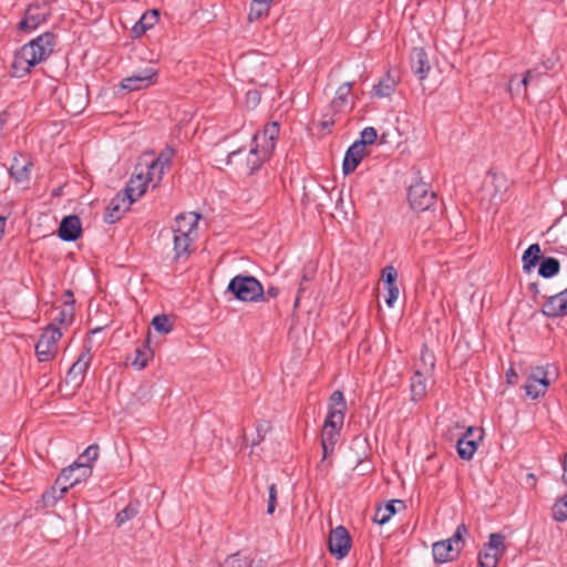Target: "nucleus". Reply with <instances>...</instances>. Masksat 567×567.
<instances>
[{"label":"nucleus","instance_id":"1","mask_svg":"<svg viewBox=\"0 0 567 567\" xmlns=\"http://www.w3.org/2000/svg\"><path fill=\"white\" fill-rule=\"evenodd\" d=\"M54 47L55 35L51 32H44L31 40L14 54L11 63V75L18 79L25 76L33 66L52 54Z\"/></svg>","mask_w":567,"mask_h":567},{"label":"nucleus","instance_id":"2","mask_svg":"<svg viewBox=\"0 0 567 567\" xmlns=\"http://www.w3.org/2000/svg\"><path fill=\"white\" fill-rule=\"evenodd\" d=\"M468 529L465 524H460L453 535L432 545L433 559L436 564H445L454 560L461 554L465 545V536Z\"/></svg>","mask_w":567,"mask_h":567},{"label":"nucleus","instance_id":"3","mask_svg":"<svg viewBox=\"0 0 567 567\" xmlns=\"http://www.w3.org/2000/svg\"><path fill=\"white\" fill-rule=\"evenodd\" d=\"M227 290L243 302L266 301L265 289L261 282L249 275H237L228 284Z\"/></svg>","mask_w":567,"mask_h":567},{"label":"nucleus","instance_id":"4","mask_svg":"<svg viewBox=\"0 0 567 567\" xmlns=\"http://www.w3.org/2000/svg\"><path fill=\"white\" fill-rule=\"evenodd\" d=\"M505 550V536L499 533H492L488 537V543L484 545L478 554V566L497 567Z\"/></svg>","mask_w":567,"mask_h":567},{"label":"nucleus","instance_id":"5","mask_svg":"<svg viewBox=\"0 0 567 567\" xmlns=\"http://www.w3.org/2000/svg\"><path fill=\"white\" fill-rule=\"evenodd\" d=\"M62 332L54 324L48 326L35 344V353L40 362H48L54 359L58 352V341Z\"/></svg>","mask_w":567,"mask_h":567},{"label":"nucleus","instance_id":"6","mask_svg":"<svg viewBox=\"0 0 567 567\" xmlns=\"http://www.w3.org/2000/svg\"><path fill=\"white\" fill-rule=\"evenodd\" d=\"M409 202L412 209L425 212L436 203V195L429 184L417 182L409 188Z\"/></svg>","mask_w":567,"mask_h":567},{"label":"nucleus","instance_id":"7","mask_svg":"<svg viewBox=\"0 0 567 567\" xmlns=\"http://www.w3.org/2000/svg\"><path fill=\"white\" fill-rule=\"evenodd\" d=\"M549 385L550 380L548 378L547 367L539 365L532 370L524 384V390L527 396L536 400L545 395Z\"/></svg>","mask_w":567,"mask_h":567},{"label":"nucleus","instance_id":"8","mask_svg":"<svg viewBox=\"0 0 567 567\" xmlns=\"http://www.w3.org/2000/svg\"><path fill=\"white\" fill-rule=\"evenodd\" d=\"M328 546L330 553L337 558H344L351 548V537L343 526H338L330 532Z\"/></svg>","mask_w":567,"mask_h":567},{"label":"nucleus","instance_id":"9","mask_svg":"<svg viewBox=\"0 0 567 567\" xmlns=\"http://www.w3.org/2000/svg\"><path fill=\"white\" fill-rule=\"evenodd\" d=\"M480 440H482V431L468 427L462 437L457 440L456 450L458 456L465 461L472 460L477 451Z\"/></svg>","mask_w":567,"mask_h":567},{"label":"nucleus","instance_id":"10","mask_svg":"<svg viewBox=\"0 0 567 567\" xmlns=\"http://www.w3.org/2000/svg\"><path fill=\"white\" fill-rule=\"evenodd\" d=\"M344 420H331L330 417H326L322 433H321V445L323 451V457L333 453L334 446L340 436V430L343 425Z\"/></svg>","mask_w":567,"mask_h":567},{"label":"nucleus","instance_id":"11","mask_svg":"<svg viewBox=\"0 0 567 567\" xmlns=\"http://www.w3.org/2000/svg\"><path fill=\"white\" fill-rule=\"evenodd\" d=\"M279 134V125L277 122L267 124L262 132L254 135V143L260 146L264 157H269L275 150V142Z\"/></svg>","mask_w":567,"mask_h":567},{"label":"nucleus","instance_id":"12","mask_svg":"<svg viewBox=\"0 0 567 567\" xmlns=\"http://www.w3.org/2000/svg\"><path fill=\"white\" fill-rule=\"evenodd\" d=\"M76 466L79 465L71 464L64 468L56 478L54 486L56 487V491H59V496H63L69 491V488L87 478V467H82V473H79L73 477V472Z\"/></svg>","mask_w":567,"mask_h":567},{"label":"nucleus","instance_id":"13","mask_svg":"<svg viewBox=\"0 0 567 567\" xmlns=\"http://www.w3.org/2000/svg\"><path fill=\"white\" fill-rule=\"evenodd\" d=\"M133 204L128 195L123 190L118 192L106 207L104 219L109 224H114L120 220L125 212H127Z\"/></svg>","mask_w":567,"mask_h":567},{"label":"nucleus","instance_id":"14","mask_svg":"<svg viewBox=\"0 0 567 567\" xmlns=\"http://www.w3.org/2000/svg\"><path fill=\"white\" fill-rule=\"evenodd\" d=\"M156 75L157 72L153 68H147L136 74L123 79L121 86L127 91L143 90L154 83Z\"/></svg>","mask_w":567,"mask_h":567},{"label":"nucleus","instance_id":"15","mask_svg":"<svg viewBox=\"0 0 567 567\" xmlns=\"http://www.w3.org/2000/svg\"><path fill=\"white\" fill-rule=\"evenodd\" d=\"M91 352L90 349H85L78 360L71 365L66 374V382L73 384V386H80L83 382L85 372L91 364Z\"/></svg>","mask_w":567,"mask_h":567},{"label":"nucleus","instance_id":"16","mask_svg":"<svg viewBox=\"0 0 567 567\" xmlns=\"http://www.w3.org/2000/svg\"><path fill=\"white\" fill-rule=\"evenodd\" d=\"M148 183V179L144 175L143 164L140 163L135 167L134 174L123 192L135 203L145 194Z\"/></svg>","mask_w":567,"mask_h":567},{"label":"nucleus","instance_id":"17","mask_svg":"<svg viewBox=\"0 0 567 567\" xmlns=\"http://www.w3.org/2000/svg\"><path fill=\"white\" fill-rule=\"evenodd\" d=\"M542 312L548 318H558L567 315V288L547 298Z\"/></svg>","mask_w":567,"mask_h":567},{"label":"nucleus","instance_id":"18","mask_svg":"<svg viewBox=\"0 0 567 567\" xmlns=\"http://www.w3.org/2000/svg\"><path fill=\"white\" fill-rule=\"evenodd\" d=\"M351 90V82H344L337 89L336 95L330 104L334 113L343 114L352 110L354 102Z\"/></svg>","mask_w":567,"mask_h":567},{"label":"nucleus","instance_id":"19","mask_svg":"<svg viewBox=\"0 0 567 567\" xmlns=\"http://www.w3.org/2000/svg\"><path fill=\"white\" fill-rule=\"evenodd\" d=\"M200 216L196 213H182L175 217L172 225L173 234L192 235L197 237V225Z\"/></svg>","mask_w":567,"mask_h":567},{"label":"nucleus","instance_id":"20","mask_svg":"<svg viewBox=\"0 0 567 567\" xmlns=\"http://www.w3.org/2000/svg\"><path fill=\"white\" fill-rule=\"evenodd\" d=\"M48 12L40 4H31L27 9L23 19L19 22V30L32 31L45 22Z\"/></svg>","mask_w":567,"mask_h":567},{"label":"nucleus","instance_id":"21","mask_svg":"<svg viewBox=\"0 0 567 567\" xmlns=\"http://www.w3.org/2000/svg\"><path fill=\"white\" fill-rule=\"evenodd\" d=\"M82 233V224L76 215L64 217L59 226L58 235L63 241H74Z\"/></svg>","mask_w":567,"mask_h":567},{"label":"nucleus","instance_id":"22","mask_svg":"<svg viewBox=\"0 0 567 567\" xmlns=\"http://www.w3.org/2000/svg\"><path fill=\"white\" fill-rule=\"evenodd\" d=\"M365 154V147L362 143L354 142L346 152L342 169L346 175L352 173L361 163Z\"/></svg>","mask_w":567,"mask_h":567},{"label":"nucleus","instance_id":"23","mask_svg":"<svg viewBox=\"0 0 567 567\" xmlns=\"http://www.w3.org/2000/svg\"><path fill=\"white\" fill-rule=\"evenodd\" d=\"M410 60L413 72L420 80H424L431 69L425 50L423 48H413Z\"/></svg>","mask_w":567,"mask_h":567},{"label":"nucleus","instance_id":"24","mask_svg":"<svg viewBox=\"0 0 567 567\" xmlns=\"http://www.w3.org/2000/svg\"><path fill=\"white\" fill-rule=\"evenodd\" d=\"M30 168L31 162L27 159L23 155H19L13 157L9 173L10 176L16 181V183L22 184L29 181Z\"/></svg>","mask_w":567,"mask_h":567},{"label":"nucleus","instance_id":"25","mask_svg":"<svg viewBox=\"0 0 567 567\" xmlns=\"http://www.w3.org/2000/svg\"><path fill=\"white\" fill-rule=\"evenodd\" d=\"M396 85L398 80L391 74V72H388L373 86L372 96L379 99L390 97L394 93Z\"/></svg>","mask_w":567,"mask_h":567},{"label":"nucleus","instance_id":"26","mask_svg":"<svg viewBox=\"0 0 567 567\" xmlns=\"http://www.w3.org/2000/svg\"><path fill=\"white\" fill-rule=\"evenodd\" d=\"M346 410V399L343 393L339 390L334 391L330 396L327 417H330V421L334 419L340 422V420H344Z\"/></svg>","mask_w":567,"mask_h":567},{"label":"nucleus","instance_id":"27","mask_svg":"<svg viewBox=\"0 0 567 567\" xmlns=\"http://www.w3.org/2000/svg\"><path fill=\"white\" fill-rule=\"evenodd\" d=\"M396 505L404 508V503L401 499H392L384 505L378 506L373 516V522L379 525L388 523L396 513Z\"/></svg>","mask_w":567,"mask_h":567},{"label":"nucleus","instance_id":"28","mask_svg":"<svg viewBox=\"0 0 567 567\" xmlns=\"http://www.w3.org/2000/svg\"><path fill=\"white\" fill-rule=\"evenodd\" d=\"M540 256V246L538 244H532L523 254V270L525 272H530L532 269L539 262Z\"/></svg>","mask_w":567,"mask_h":567},{"label":"nucleus","instance_id":"29","mask_svg":"<svg viewBox=\"0 0 567 567\" xmlns=\"http://www.w3.org/2000/svg\"><path fill=\"white\" fill-rule=\"evenodd\" d=\"M157 21V11L153 10L151 12L144 13L140 20L133 25L132 34L134 38H140L143 35L148 29H151Z\"/></svg>","mask_w":567,"mask_h":567},{"label":"nucleus","instance_id":"30","mask_svg":"<svg viewBox=\"0 0 567 567\" xmlns=\"http://www.w3.org/2000/svg\"><path fill=\"white\" fill-rule=\"evenodd\" d=\"M195 238L196 236L192 235L173 234L175 256L177 258L182 256H187L190 252L189 247L192 243L195 240Z\"/></svg>","mask_w":567,"mask_h":567},{"label":"nucleus","instance_id":"31","mask_svg":"<svg viewBox=\"0 0 567 567\" xmlns=\"http://www.w3.org/2000/svg\"><path fill=\"white\" fill-rule=\"evenodd\" d=\"M144 175L148 179L150 183H153L155 187L163 178L165 168L158 165L154 159L147 162L143 165Z\"/></svg>","mask_w":567,"mask_h":567},{"label":"nucleus","instance_id":"32","mask_svg":"<svg viewBox=\"0 0 567 567\" xmlns=\"http://www.w3.org/2000/svg\"><path fill=\"white\" fill-rule=\"evenodd\" d=\"M426 392V379L421 371H415L414 375L411 378V393L412 400L419 401L421 400Z\"/></svg>","mask_w":567,"mask_h":567},{"label":"nucleus","instance_id":"33","mask_svg":"<svg viewBox=\"0 0 567 567\" xmlns=\"http://www.w3.org/2000/svg\"><path fill=\"white\" fill-rule=\"evenodd\" d=\"M560 262L554 257H545L542 259L538 274L543 278H551L559 272Z\"/></svg>","mask_w":567,"mask_h":567},{"label":"nucleus","instance_id":"34","mask_svg":"<svg viewBox=\"0 0 567 567\" xmlns=\"http://www.w3.org/2000/svg\"><path fill=\"white\" fill-rule=\"evenodd\" d=\"M138 503H128V505L117 513L115 522L117 526H122L126 522L133 519L138 514Z\"/></svg>","mask_w":567,"mask_h":567},{"label":"nucleus","instance_id":"35","mask_svg":"<svg viewBox=\"0 0 567 567\" xmlns=\"http://www.w3.org/2000/svg\"><path fill=\"white\" fill-rule=\"evenodd\" d=\"M252 559L240 551L228 556L225 560V567H252Z\"/></svg>","mask_w":567,"mask_h":567},{"label":"nucleus","instance_id":"36","mask_svg":"<svg viewBox=\"0 0 567 567\" xmlns=\"http://www.w3.org/2000/svg\"><path fill=\"white\" fill-rule=\"evenodd\" d=\"M268 157L262 156V152H260V146L256 145L250 148L249 156L247 158V165L250 169V173H254L255 171L259 169L261 164L267 159Z\"/></svg>","mask_w":567,"mask_h":567},{"label":"nucleus","instance_id":"37","mask_svg":"<svg viewBox=\"0 0 567 567\" xmlns=\"http://www.w3.org/2000/svg\"><path fill=\"white\" fill-rule=\"evenodd\" d=\"M270 2L267 1H251L250 11L248 14L249 21L258 20L261 16L268 13Z\"/></svg>","mask_w":567,"mask_h":567},{"label":"nucleus","instance_id":"38","mask_svg":"<svg viewBox=\"0 0 567 567\" xmlns=\"http://www.w3.org/2000/svg\"><path fill=\"white\" fill-rule=\"evenodd\" d=\"M152 357L151 351L147 347L137 348L135 351V359L132 365L137 370H142L147 365L150 358Z\"/></svg>","mask_w":567,"mask_h":567},{"label":"nucleus","instance_id":"39","mask_svg":"<svg viewBox=\"0 0 567 567\" xmlns=\"http://www.w3.org/2000/svg\"><path fill=\"white\" fill-rule=\"evenodd\" d=\"M553 518L559 523L567 520V494L553 506Z\"/></svg>","mask_w":567,"mask_h":567},{"label":"nucleus","instance_id":"40","mask_svg":"<svg viewBox=\"0 0 567 567\" xmlns=\"http://www.w3.org/2000/svg\"><path fill=\"white\" fill-rule=\"evenodd\" d=\"M154 329L159 333H169L173 329L169 318L166 315L155 316L152 320Z\"/></svg>","mask_w":567,"mask_h":567},{"label":"nucleus","instance_id":"41","mask_svg":"<svg viewBox=\"0 0 567 567\" xmlns=\"http://www.w3.org/2000/svg\"><path fill=\"white\" fill-rule=\"evenodd\" d=\"M175 155V150L171 146H166L154 161L164 168H167Z\"/></svg>","mask_w":567,"mask_h":567},{"label":"nucleus","instance_id":"42","mask_svg":"<svg viewBox=\"0 0 567 567\" xmlns=\"http://www.w3.org/2000/svg\"><path fill=\"white\" fill-rule=\"evenodd\" d=\"M73 303L74 300H72L71 303L65 302V307L60 310L59 316L54 318V321H58L61 324L71 323L73 319Z\"/></svg>","mask_w":567,"mask_h":567},{"label":"nucleus","instance_id":"43","mask_svg":"<svg viewBox=\"0 0 567 567\" xmlns=\"http://www.w3.org/2000/svg\"><path fill=\"white\" fill-rule=\"evenodd\" d=\"M378 137L377 131L372 126L364 127L360 134V140L357 141L358 143H362L364 147L367 145H371L375 142Z\"/></svg>","mask_w":567,"mask_h":567},{"label":"nucleus","instance_id":"44","mask_svg":"<svg viewBox=\"0 0 567 567\" xmlns=\"http://www.w3.org/2000/svg\"><path fill=\"white\" fill-rule=\"evenodd\" d=\"M382 278L385 282V286H394L396 285L398 271L393 266H386L382 270Z\"/></svg>","mask_w":567,"mask_h":567},{"label":"nucleus","instance_id":"45","mask_svg":"<svg viewBox=\"0 0 567 567\" xmlns=\"http://www.w3.org/2000/svg\"><path fill=\"white\" fill-rule=\"evenodd\" d=\"M63 496H59V491H56V487L53 485L50 491H47L42 495V501L45 506H51L55 504V502Z\"/></svg>","mask_w":567,"mask_h":567},{"label":"nucleus","instance_id":"46","mask_svg":"<svg viewBox=\"0 0 567 567\" xmlns=\"http://www.w3.org/2000/svg\"><path fill=\"white\" fill-rule=\"evenodd\" d=\"M276 505H277V486H276V484H271L269 486L267 513L272 514L276 509Z\"/></svg>","mask_w":567,"mask_h":567},{"label":"nucleus","instance_id":"47","mask_svg":"<svg viewBox=\"0 0 567 567\" xmlns=\"http://www.w3.org/2000/svg\"><path fill=\"white\" fill-rule=\"evenodd\" d=\"M386 290H388V296L385 298V302L386 305L392 308L395 303V301L398 300L399 298V295H400V290H399V287L396 285L394 286H388L386 287Z\"/></svg>","mask_w":567,"mask_h":567},{"label":"nucleus","instance_id":"48","mask_svg":"<svg viewBox=\"0 0 567 567\" xmlns=\"http://www.w3.org/2000/svg\"><path fill=\"white\" fill-rule=\"evenodd\" d=\"M99 445L92 444L85 449V451L82 453V458H85L86 462L93 463L97 456H99Z\"/></svg>","mask_w":567,"mask_h":567},{"label":"nucleus","instance_id":"49","mask_svg":"<svg viewBox=\"0 0 567 567\" xmlns=\"http://www.w3.org/2000/svg\"><path fill=\"white\" fill-rule=\"evenodd\" d=\"M421 361L424 365V369L432 370L434 368V357L426 348H424L421 352Z\"/></svg>","mask_w":567,"mask_h":567},{"label":"nucleus","instance_id":"50","mask_svg":"<svg viewBox=\"0 0 567 567\" xmlns=\"http://www.w3.org/2000/svg\"><path fill=\"white\" fill-rule=\"evenodd\" d=\"M260 102V94L258 91L256 90H251V91H248L247 92V95H246V103L249 107H255L259 104Z\"/></svg>","mask_w":567,"mask_h":567},{"label":"nucleus","instance_id":"51","mask_svg":"<svg viewBox=\"0 0 567 567\" xmlns=\"http://www.w3.org/2000/svg\"><path fill=\"white\" fill-rule=\"evenodd\" d=\"M269 429H270V426L268 423L258 424L256 427L258 439L252 440V444L256 445V444L260 443L264 440L265 434L268 432Z\"/></svg>","mask_w":567,"mask_h":567},{"label":"nucleus","instance_id":"52","mask_svg":"<svg viewBox=\"0 0 567 567\" xmlns=\"http://www.w3.org/2000/svg\"><path fill=\"white\" fill-rule=\"evenodd\" d=\"M73 464L79 465V466H76V468H74V472L82 473V467H87V470H89L87 477L92 474V463L86 462L85 458H82V454L78 457V460Z\"/></svg>","mask_w":567,"mask_h":567},{"label":"nucleus","instance_id":"53","mask_svg":"<svg viewBox=\"0 0 567 567\" xmlns=\"http://www.w3.org/2000/svg\"><path fill=\"white\" fill-rule=\"evenodd\" d=\"M535 73V70H528L526 71L525 75L520 81L517 82L516 91L519 92L520 87L526 90L527 84L533 81V74Z\"/></svg>","mask_w":567,"mask_h":567},{"label":"nucleus","instance_id":"54","mask_svg":"<svg viewBox=\"0 0 567 567\" xmlns=\"http://www.w3.org/2000/svg\"><path fill=\"white\" fill-rule=\"evenodd\" d=\"M506 380H507V383L511 384V385H514L517 383V380H518V374L517 372L513 369V368H509L506 372Z\"/></svg>","mask_w":567,"mask_h":567},{"label":"nucleus","instance_id":"55","mask_svg":"<svg viewBox=\"0 0 567 567\" xmlns=\"http://www.w3.org/2000/svg\"><path fill=\"white\" fill-rule=\"evenodd\" d=\"M279 295V289L275 286H271L267 289V291H265V297H266V300L268 298H276L278 297Z\"/></svg>","mask_w":567,"mask_h":567},{"label":"nucleus","instance_id":"56","mask_svg":"<svg viewBox=\"0 0 567 567\" xmlns=\"http://www.w3.org/2000/svg\"><path fill=\"white\" fill-rule=\"evenodd\" d=\"M563 470H564L563 480L567 484V452H566V455L564 458Z\"/></svg>","mask_w":567,"mask_h":567},{"label":"nucleus","instance_id":"57","mask_svg":"<svg viewBox=\"0 0 567 567\" xmlns=\"http://www.w3.org/2000/svg\"><path fill=\"white\" fill-rule=\"evenodd\" d=\"M528 290L530 292H533L534 295H538L539 293V290H538V285L533 282V284H529L528 286Z\"/></svg>","mask_w":567,"mask_h":567},{"label":"nucleus","instance_id":"58","mask_svg":"<svg viewBox=\"0 0 567 567\" xmlns=\"http://www.w3.org/2000/svg\"><path fill=\"white\" fill-rule=\"evenodd\" d=\"M6 217L0 216V236L4 233Z\"/></svg>","mask_w":567,"mask_h":567},{"label":"nucleus","instance_id":"59","mask_svg":"<svg viewBox=\"0 0 567 567\" xmlns=\"http://www.w3.org/2000/svg\"><path fill=\"white\" fill-rule=\"evenodd\" d=\"M516 80H517V76H516V75H513V76L511 78V80H509V87H508V90H509L511 92H513V91L515 90V89H514V83H515V81H516Z\"/></svg>","mask_w":567,"mask_h":567},{"label":"nucleus","instance_id":"60","mask_svg":"<svg viewBox=\"0 0 567 567\" xmlns=\"http://www.w3.org/2000/svg\"><path fill=\"white\" fill-rule=\"evenodd\" d=\"M239 153H240V150L230 152V153H229V155H228V162H227V163H229V162H230V158H231L233 156H235V155H237V154H239Z\"/></svg>","mask_w":567,"mask_h":567},{"label":"nucleus","instance_id":"61","mask_svg":"<svg viewBox=\"0 0 567 567\" xmlns=\"http://www.w3.org/2000/svg\"><path fill=\"white\" fill-rule=\"evenodd\" d=\"M65 296H66V298H68V299L73 300V293H72L70 290H66V291H65ZM66 302L69 303V300H68ZM71 302H72V301H70V303H71Z\"/></svg>","mask_w":567,"mask_h":567},{"label":"nucleus","instance_id":"62","mask_svg":"<svg viewBox=\"0 0 567 567\" xmlns=\"http://www.w3.org/2000/svg\"><path fill=\"white\" fill-rule=\"evenodd\" d=\"M84 104H85V101L83 100V101H82V104H81L80 110H74V111H72V110H68V112H71V113H79V112L83 109Z\"/></svg>","mask_w":567,"mask_h":567},{"label":"nucleus","instance_id":"63","mask_svg":"<svg viewBox=\"0 0 567 567\" xmlns=\"http://www.w3.org/2000/svg\"><path fill=\"white\" fill-rule=\"evenodd\" d=\"M540 75H542V73H540V72H538L537 70H535V73L533 74V80H535V79H539V78H540Z\"/></svg>","mask_w":567,"mask_h":567},{"label":"nucleus","instance_id":"64","mask_svg":"<svg viewBox=\"0 0 567 567\" xmlns=\"http://www.w3.org/2000/svg\"><path fill=\"white\" fill-rule=\"evenodd\" d=\"M299 300H300V297H299V296H297L296 301H295V307H298V305H299Z\"/></svg>","mask_w":567,"mask_h":567}]
</instances>
